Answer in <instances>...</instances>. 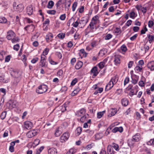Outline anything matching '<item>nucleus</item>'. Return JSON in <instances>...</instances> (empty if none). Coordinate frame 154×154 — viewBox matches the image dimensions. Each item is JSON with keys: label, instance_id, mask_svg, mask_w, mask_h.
Listing matches in <instances>:
<instances>
[{"label": "nucleus", "instance_id": "obj_21", "mask_svg": "<svg viewBox=\"0 0 154 154\" xmlns=\"http://www.w3.org/2000/svg\"><path fill=\"white\" fill-rule=\"evenodd\" d=\"M140 135L139 134H137L133 137L132 139L135 142H137L140 140Z\"/></svg>", "mask_w": 154, "mask_h": 154}, {"label": "nucleus", "instance_id": "obj_19", "mask_svg": "<svg viewBox=\"0 0 154 154\" xmlns=\"http://www.w3.org/2000/svg\"><path fill=\"white\" fill-rule=\"evenodd\" d=\"M87 54V53L85 52L84 49H81L80 50L79 55L80 56H82L83 57H86Z\"/></svg>", "mask_w": 154, "mask_h": 154}, {"label": "nucleus", "instance_id": "obj_34", "mask_svg": "<svg viewBox=\"0 0 154 154\" xmlns=\"http://www.w3.org/2000/svg\"><path fill=\"white\" fill-rule=\"evenodd\" d=\"M6 111H5L2 112L0 116L1 119L2 120L4 119L6 117Z\"/></svg>", "mask_w": 154, "mask_h": 154}, {"label": "nucleus", "instance_id": "obj_38", "mask_svg": "<svg viewBox=\"0 0 154 154\" xmlns=\"http://www.w3.org/2000/svg\"><path fill=\"white\" fill-rule=\"evenodd\" d=\"M11 42L12 43H16L19 42V39L18 37H15L12 38L11 39Z\"/></svg>", "mask_w": 154, "mask_h": 154}, {"label": "nucleus", "instance_id": "obj_7", "mask_svg": "<svg viewBox=\"0 0 154 154\" xmlns=\"http://www.w3.org/2000/svg\"><path fill=\"white\" fill-rule=\"evenodd\" d=\"M37 130H33L29 131L27 135L29 138L32 137L36 135L37 133Z\"/></svg>", "mask_w": 154, "mask_h": 154}, {"label": "nucleus", "instance_id": "obj_57", "mask_svg": "<svg viewBox=\"0 0 154 154\" xmlns=\"http://www.w3.org/2000/svg\"><path fill=\"white\" fill-rule=\"evenodd\" d=\"M135 69L136 71H138L140 72H141V70H142V66H137L136 67Z\"/></svg>", "mask_w": 154, "mask_h": 154}, {"label": "nucleus", "instance_id": "obj_54", "mask_svg": "<svg viewBox=\"0 0 154 154\" xmlns=\"http://www.w3.org/2000/svg\"><path fill=\"white\" fill-rule=\"evenodd\" d=\"M49 51V49L48 48H46L45 49V50L43 52V54H44L45 55L48 54Z\"/></svg>", "mask_w": 154, "mask_h": 154}, {"label": "nucleus", "instance_id": "obj_20", "mask_svg": "<svg viewBox=\"0 0 154 154\" xmlns=\"http://www.w3.org/2000/svg\"><path fill=\"white\" fill-rule=\"evenodd\" d=\"M33 12L32 7L30 6H28L26 8V12L28 15H31Z\"/></svg>", "mask_w": 154, "mask_h": 154}, {"label": "nucleus", "instance_id": "obj_4", "mask_svg": "<svg viewBox=\"0 0 154 154\" xmlns=\"http://www.w3.org/2000/svg\"><path fill=\"white\" fill-rule=\"evenodd\" d=\"M69 137V135L68 132H65L60 137V141L62 143L64 142L68 139Z\"/></svg>", "mask_w": 154, "mask_h": 154}, {"label": "nucleus", "instance_id": "obj_47", "mask_svg": "<svg viewBox=\"0 0 154 154\" xmlns=\"http://www.w3.org/2000/svg\"><path fill=\"white\" fill-rule=\"evenodd\" d=\"M135 14L134 11H132L130 13V17L134 19L135 17Z\"/></svg>", "mask_w": 154, "mask_h": 154}, {"label": "nucleus", "instance_id": "obj_43", "mask_svg": "<svg viewBox=\"0 0 154 154\" xmlns=\"http://www.w3.org/2000/svg\"><path fill=\"white\" fill-rule=\"evenodd\" d=\"M0 82L5 83L8 82L7 80H5L4 77L3 76H0Z\"/></svg>", "mask_w": 154, "mask_h": 154}, {"label": "nucleus", "instance_id": "obj_22", "mask_svg": "<svg viewBox=\"0 0 154 154\" xmlns=\"http://www.w3.org/2000/svg\"><path fill=\"white\" fill-rule=\"evenodd\" d=\"M53 37V34L51 33H49L46 35L45 38L47 40V41L48 42V40H50L51 41H52Z\"/></svg>", "mask_w": 154, "mask_h": 154}, {"label": "nucleus", "instance_id": "obj_3", "mask_svg": "<svg viewBox=\"0 0 154 154\" xmlns=\"http://www.w3.org/2000/svg\"><path fill=\"white\" fill-rule=\"evenodd\" d=\"M95 24V23H93L92 22H91L89 26L85 30V35H87L89 32H93V29L94 28V25Z\"/></svg>", "mask_w": 154, "mask_h": 154}, {"label": "nucleus", "instance_id": "obj_40", "mask_svg": "<svg viewBox=\"0 0 154 154\" xmlns=\"http://www.w3.org/2000/svg\"><path fill=\"white\" fill-rule=\"evenodd\" d=\"M77 5V2H75L73 3L72 6V10L73 11H75Z\"/></svg>", "mask_w": 154, "mask_h": 154}, {"label": "nucleus", "instance_id": "obj_9", "mask_svg": "<svg viewBox=\"0 0 154 154\" xmlns=\"http://www.w3.org/2000/svg\"><path fill=\"white\" fill-rule=\"evenodd\" d=\"M86 112L85 109L84 108H82L75 113V115L78 116H82L84 115H85Z\"/></svg>", "mask_w": 154, "mask_h": 154}, {"label": "nucleus", "instance_id": "obj_59", "mask_svg": "<svg viewBox=\"0 0 154 154\" xmlns=\"http://www.w3.org/2000/svg\"><path fill=\"white\" fill-rule=\"evenodd\" d=\"M147 31V29L145 26L144 28V29H142L141 31V34H144L145 33L146 31Z\"/></svg>", "mask_w": 154, "mask_h": 154}, {"label": "nucleus", "instance_id": "obj_41", "mask_svg": "<svg viewBox=\"0 0 154 154\" xmlns=\"http://www.w3.org/2000/svg\"><path fill=\"white\" fill-rule=\"evenodd\" d=\"M47 12L49 14L54 15L55 14L56 11L54 10H48Z\"/></svg>", "mask_w": 154, "mask_h": 154}, {"label": "nucleus", "instance_id": "obj_25", "mask_svg": "<svg viewBox=\"0 0 154 154\" xmlns=\"http://www.w3.org/2000/svg\"><path fill=\"white\" fill-rule=\"evenodd\" d=\"M135 142L132 139H129L128 141V145L131 147L133 146Z\"/></svg>", "mask_w": 154, "mask_h": 154}, {"label": "nucleus", "instance_id": "obj_51", "mask_svg": "<svg viewBox=\"0 0 154 154\" xmlns=\"http://www.w3.org/2000/svg\"><path fill=\"white\" fill-rule=\"evenodd\" d=\"M112 147H113L115 149V150H116V151H118L119 150V146L118 145L116 144V143H114L113 144V145H112Z\"/></svg>", "mask_w": 154, "mask_h": 154}, {"label": "nucleus", "instance_id": "obj_58", "mask_svg": "<svg viewBox=\"0 0 154 154\" xmlns=\"http://www.w3.org/2000/svg\"><path fill=\"white\" fill-rule=\"evenodd\" d=\"M38 58L37 57H35V58L31 60V62L32 63H35L38 61Z\"/></svg>", "mask_w": 154, "mask_h": 154}, {"label": "nucleus", "instance_id": "obj_13", "mask_svg": "<svg viewBox=\"0 0 154 154\" xmlns=\"http://www.w3.org/2000/svg\"><path fill=\"white\" fill-rule=\"evenodd\" d=\"M114 85L113 83L110 81L108 84L106 86L105 89V91H107L110 90L113 87Z\"/></svg>", "mask_w": 154, "mask_h": 154}, {"label": "nucleus", "instance_id": "obj_31", "mask_svg": "<svg viewBox=\"0 0 154 154\" xmlns=\"http://www.w3.org/2000/svg\"><path fill=\"white\" fill-rule=\"evenodd\" d=\"M54 5V2L52 1H50L49 2L47 7L50 9L52 8Z\"/></svg>", "mask_w": 154, "mask_h": 154}, {"label": "nucleus", "instance_id": "obj_49", "mask_svg": "<svg viewBox=\"0 0 154 154\" xmlns=\"http://www.w3.org/2000/svg\"><path fill=\"white\" fill-rule=\"evenodd\" d=\"M91 46L93 48L96 46L97 45V42L94 41L91 43Z\"/></svg>", "mask_w": 154, "mask_h": 154}, {"label": "nucleus", "instance_id": "obj_50", "mask_svg": "<svg viewBox=\"0 0 154 154\" xmlns=\"http://www.w3.org/2000/svg\"><path fill=\"white\" fill-rule=\"evenodd\" d=\"M19 48H20V46H19V44H16V45H14V48H13L16 51H18Z\"/></svg>", "mask_w": 154, "mask_h": 154}, {"label": "nucleus", "instance_id": "obj_5", "mask_svg": "<svg viewBox=\"0 0 154 154\" xmlns=\"http://www.w3.org/2000/svg\"><path fill=\"white\" fill-rule=\"evenodd\" d=\"M10 73L12 76L15 78H18L20 75V74L19 73V71L17 70L13 69L11 70Z\"/></svg>", "mask_w": 154, "mask_h": 154}, {"label": "nucleus", "instance_id": "obj_28", "mask_svg": "<svg viewBox=\"0 0 154 154\" xmlns=\"http://www.w3.org/2000/svg\"><path fill=\"white\" fill-rule=\"evenodd\" d=\"M80 91L79 88H77L74 90L73 92L71 93V95L72 96H73L76 94Z\"/></svg>", "mask_w": 154, "mask_h": 154}, {"label": "nucleus", "instance_id": "obj_15", "mask_svg": "<svg viewBox=\"0 0 154 154\" xmlns=\"http://www.w3.org/2000/svg\"><path fill=\"white\" fill-rule=\"evenodd\" d=\"M147 66L148 68L150 69L151 70H154V61H151L148 63L147 64Z\"/></svg>", "mask_w": 154, "mask_h": 154}, {"label": "nucleus", "instance_id": "obj_53", "mask_svg": "<svg viewBox=\"0 0 154 154\" xmlns=\"http://www.w3.org/2000/svg\"><path fill=\"white\" fill-rule=\"evenodd\" d=\"M116 110L115 109H112V111H111V116L109 115L108 116H113L116 114Z\"/></svg>", "mask_w": 154, "mask_h": 154}, {"label": "nucleus", "instance_id": "obj_23", "mask_svg": "<svg viewBox=\"0 0 154 154\" xmlns=\"http://www.w3.org/2000/svg\"><path fill=\"white\" fill-rule=\"evenodd\" d=\"M122 103L125 106H126L128 103V101L126 98H123L122 100Z\"/></svg>", "mask_w": 154, "mask_h": 154}, {"label": "nucleus", "instance_id": "obj_36", "mask_svg": "<svg viewBox=\"0 0 154 154\" xmlns=\"http://www.w3.org/2000/svg\"><path fill=\"white\" fill-rule=\"evenodd\" d=\"M105 111L97 112V116L98 118H100L103 115L104 113L105 112Z\"/></svg>", "mask_w": 154, "mask_h": 154}, {"label": "nucleus", "instance_id": "obj_6", "mask_svg": "<svg viewBox=\"0 0 154 154\" xmlns=\"http://www.w3.org/2000/svg\"><path fill=\"white\" fill-rule=\"evenodd\" d=\"M16 34L12 30H10L8 32V35L7 36V38L9 40H11L12 38L16 37Z\"/></svg>", "mask_w": 154, "mask_h": 154}, {"label": "nucleus", "instance_id": "obj_1", "mask_svg": "<svg viewBox=\"0 0 154 154\" xmlns=\"http://www.w3.org/2000/svg\"><path fill=\"white\" fill-rule=\"evenodd\" d=\"M13 9L16 11L20 12H22L23 9V6L22 4L17 5L16 2H14L13 4Z\"/></svg>", "mask_w": 154, "mask_h": 154}, {"label": "nucleus", "instance_id": "obj_12", "mask_svg": "<svg viewBox=\"0 0 154 154\" xmlns=\"http://www.w3.org/2000/svg\"><path fill=\"white\" fill-rule=\"evenodd\" d=\"M91 73L93 74V75L94 76H96L98 74V72L97 71V67L95 66L93 67L91 71Z\"/></svg>", "mask_w": 154, "mask_h": 154}, {"label": "nucleus", "instance_id": "obj_24", "mask_svg": "<svg viewBox=\"0 0 154 154\" xmlns=\"http://www.w3.org/2000/svg\"><path fill=\"white\" fill-rule=\"evenodd\" d=\"M83 63L82 61H80L78 62L75 66V68L77 69H79L82 66Z\"/></svg>", "mask_w": 154, "mask_h": 154}, {"label": "nucleus", "instance_id": "obj_37", "mask_svg": "<svg viewBox=\"0 0 154 154\" xmlns=\"http://www.w3.org/2000/svg\"><path fill=\"white\" fill-rule=\"evenodd\" d=\"M107 153L108 154L113 151L112 147L111 145H108L107 148Z\"/></svg>", "mask_w": 154, "mask_h": 154}, {"label": "nucleus", "instance_id": "obj_8", "mask_svg": "<svg viewBox=\"0 0 154 154\" xmlns=\"http://www.w3.org/2000/svg\"><path fill=\"white\" fill-rule=\"evenodd\" d=\"M115 64L117 65L120 63V56L119 55H115L113 57Z\"/></svg>", "mask_w": 154, "mask_h": 154}, {"label": "nucleus", "instance_id": "obj_44", "mask_svg": "<svg viewBox=\"0 0 154 154\" xmlns=\"http://www.w3.org/2000/svg\"><path fill=\"white\" fill-rule=\"evenodd\" d=\"M105 65L104 62H101L98 64V66L100 69L103 68Z\"/></svg>", "mask_w": 154, "mask_h": 154}, {"label": "nucleus", "instance_id": "obj_56", "mask_svg": "<svg viewBox=\"0 0 154 154\" xmlns=\"http://www.w3.org/2000/svg\"><path fill=\"white\" fill-rule=\"evenodd\" d=\"M129 79L128 77H127L125 79L124 81V85H125L127 84L129 82Z\"/></svg>", "mask_w": 154, "mask_h": 154}, {"label": "nucleus", "instance_id": "obj_29", "mask_svg": "<svg viewBox=\"0 0 154 154\" xmlns=\"http://www.w3.org/2000/svg\"><path fill=\"white\" fill-rule=\"evenodd\" d=\"M148 41L150 43H151L153 41L154 36L153 35H148Z\"/></svg>", "mask_w": 154, "mask_h": 154}, {"label": "nucleus", "instance_id": "obj_48", "mask_svg": "<svg viewBox=\"0 0 154 154\" xmlns=\"http://www.w3.org/2000/svg\"><path fill=\"white\" fill-rule=\"evenodd\" d=\"M48 60L50 63L52 65H56L57 64V63L54 61H53L52 59L50 58L49 57L48 59Z\"/></svg>", "mask_w": 154, "mask_h": 154}, {"label": "nucleus", "instance_id": "obj_55", "mask_svg": "<svg viewBox=\"0 0 154 154\" xmlns=\"http://www.w3.org/2000/svg\"><path fill=\"white\" fill-rule=\"evenodd\" d=\"M153 22L152 21L149 20L148 23V25L149 27L151 28L153 25Z\"/></svg>", "mask_w": 154, "mask_h": 154}, {"label": "nucleus", "instance_id": "obj_30", "mask_svg": "<svg viewBox=\"0 0 154 154\" xmlns=\"http://www.w3.org/2000/svg\"><path fill=\"white\" fill-rule=\"evenodd\" d=\"M118 79L117 76H114L113 77H112L110 81L112 82H113V84H115L118 81Z\"/></svg>", "mask_w": 154, "mask_h": 154}, {"label": "nucleus", "instance_id": "obj_39", "mask_svg": "<svg viewBox=\"0 0 154 154\" xmlns=\"http://www.w3.org/2000/svg\"><path fill=\"white\" fill-rule=\"evenodd\" d=\"M121 49L122 51L123 52H125L127 50V48L126 45H123L121 47Z\"/></svg>", "mask_w": 154, "mask_h": 154}, {"label": "nucleus", "instance_id": "obj_61", "mask_svg": "<svg viewBox=\"0 0 154 154\" xmlns=\"http://www.w3.org/2000/svg\"><path fill=\"white\" fill-rule=\"evenodd\" d=\"M116 33L120 34L121 32V29L119 28H116L115 30Z\"/></svg>", "mask_w": 154, "mask_h": 154}, {"label": "nucleus", "instance_id": "obj_27", "mask_svg": "<svg viewBox=\"0 0 154 154\" xmlns=\"http://www.w3.org/2000/svg\"><path fill=\"white\" fill-rule=\"evenodd\" d=\"M82 129L81 127H78L76 129L75 133L78 136L81 133Z\"/></svg>", "mask_w": 154, "mask_h": 154}, {"label": "nucleus", "instance_id": "obj_33", "mask_svg": "<svg viewBox=\"0 0 154 154\" xmlns=\"http://www.w3.org/2000/svg\"><path fill=\"white\" fill-rule=\"evenodd\" d=\"M7 22V20L4 17H0V23H5Z\"/></svg>", "mask_w": 154, "mask_h": 154}, {"label": "nucleus", "instance_id": "obj_14", "mask_svg": "<svg viewBox=\"0 0 154 154\" xmlns=\"http://www.w3.org/2000/svg\"><path fill=\"white\" fill-rule=\"evenodd\" d=\"M88 115H84L82 116L80 119L78 118L77 119L78 121H80L82 122H85L86 119H87L88 117Z\"/></svg>", "mask_w": 154, "mask_h": 154}, {"label": "nucleus", "instance_id": "obj_11", "mask_svg": "<svg viewBox=\"0 0 154 154\" xmlns=\"http://www.w3.org/2000/svg\"><path fill=\"white\" fill-rule=\"evenodd\" d=\"M88 21V20L87 18H83L79 23L80 25H82L81 26L79 25V27L81 28L84 27L87 23Z\"/></svg>", "mask_w": 154, "mask_h": 154}, {"label": "nucleus", "instance_id": "obj_60", "mask_svg": "<svg viewBox=\"0 0 154 154\" xmlns=\"http://www.w3.org/2000/svg\"><path fill=\"white\" fill-rule=\"evenodd\" d=\"M137 34H135L132 36L130 38V39L131 41H134V40L137 37Z\"/></svg>", "mask_w": 154, "mask_h": 154}, {"label": "nucleus", "instance_id": "obj_18", "mask_svg": "<svg viewBox=\"0 0 154 154\" xmlns=\"http://www.w3.org/2000/svg\"><path fill=\"white\" fill-rule=\"evenodd\" d=\"M46 57L44 54H42L41 55V59L40 62L42 66H45V58Z\"/></svg>", "mask_w": 154, "mask_h": 154}, {"label": "nucleus", "instance_id": "obj_52", "mask_svg": "<svg viewBox=\"0 0 154 154\" xmlns=\"http://www.w3.org/2000/svg\"><path fill=\"white\" fill-rule=\"evenodd\" d=\"M65 34L64 33H59L57 35L58 37L61 39H63L65 37Z\"/></svg>", "mask_w": 154, "mask_h": 154}, {"label": "nucleus", "instance_id": "obj_10", "mask_svg": "<svg viewBox=\"0 0 154 154\" xmlns=\"http://www.w3.org/2000/svg\"><path fill=\"white\" fill-rule=\"evenodd\" d=\"M33 125L32 122L29 121H27L24 122V127L27 129H30L32 127Z\"/></svg>", "mask_w": 154, "mask_h": 154}, {"label": "nucleus", "instance_id": "obj_64", "mask_svg": "<svg viewBox=\"0 0 154 154\" xmlns=\"http://www.w3.org/2000/svg\"><path fill=\"white\" fill-rule=\"evenodd\" d=\"M56 54L58 56V57L61 59L62 57V56L61 53L60 52H57L56 53Z\"/></svg>", "mask_w": 154, "mask_h": 154}, {"label": "nucleus", "instance_id": "obj_46", "mask_svg": "<svg viewBox=\"0 0 154 154\" xmlns=\"http://www.w3.org/2000/svg\"><path fill=\"white\" fill-rule=\"evenodd\" d=\"M112 37V35L110 34H107L105 37L106 40H109Z\"/></svg>", "mask_w": 154, "mask_h": 154}, {"label": "nucleus", "instance_id": "obj_32", "mask_svg": "<svg viewBox=\"0 0 154 154\" xmlns=\"http://www.w3.org/2000/svg\"><path fill=\"white\" fill-rule=\"evenodd\" d=\"M103 136V135L102 133H97L96 134L95 136L96 139L97 140L101 139Z\"/></svg>", "mask_w": 154, "mask_h": 154}, {"label": "nucleus", "instance_id": "obj_17", "mask_svg": "<svg viewBox=\"0 0 154 154\" xmlns=\"http://www.w3.org/2000/svg\"><path fill=\"white\" fill-rule=\"evenodd\" d=\"M48 154H57V151L56 149L54 148L50 149L48 150Z\"/></svg>", "mask_w": 154, "mask_h": 154}, {"label": "nucleus", "instance_id": "obj_16", "mask_svg": "<svg viewBox=\"0 0 154 154\" xmlns=\"http://www.w3.org/2000/svg\"><path fill=\"white\" fill-rule=\"evenodd\" d=\"M62 128L61 127H59L56 130L55 133V135L56 137H58L62 133Z\"/></svg>", "mask_w": 154, "mask_h": 154}, {"label": "nucleus", "instance_id": "obj_42", "mask_svg": "<svg viewBox=\"0 0 154 154\" xmlns=\"http://www.w3.org/2000/svg\"><path fill=\"white\" fill-rule=\"evenodd\" d=\"M70 103V102L69 101H67L63 105V107L65 109V110H66V107L69 105Z\"/></svg>", "mask_w": 154, "mask_h": 154}, {"label": "nucleus", "instance_id": "obj_2", "mask_svg": "<svg viewBox=\"0 0 154 154\" xmlns=\"http://www.w3.org/2000/svg\"><path fill=\"white\" fill-rule=\"evenodd\" d=\"M47 88L48 87L46 85L44 84L42 85L39 87L36 92L38 94H42L47 91Z\"/></svg>", "mask_w": 154, "mask_h": 154}, {"label": "nucleus", "instance_id": "obj_63", "mask_svg": "<svg viewBox=\"0 0 154 154\" xmlns=\"http://www.w3.org/2000/svg\"><path fill=\"white\" fill-rule=\"evenodd\" d=\"M141 10L143 14L145 13L146 11V7H142L141 8Z\"/></svg>", "mask_w": 154, "mask_h": 154}, {"label": "nucleus", "instance_id": "obj_45", "mask_svg": "<svg viewBox=\"0 0 154 154\" xmlns=\"http://www.w3.org/2000/svg\"><path fill=\"white\" fill-rule=\"evenodd\" d=\"M40 142V140L39 139H36L34 140V142H33V144L35 146H37L39 144Z\"/></svg>", "mask_w": 154, "mask_h": 154}, {"label": "nucleus", "instance_id": "obj_26", "mask_svg": "<svg viewBox=\"0 0 154 154\" xmlns=\"http://www.w3.org/2000/svg\"><path fill=\"white\" fill-rule=\"evenodd\" d=\"M106 52L107 49H103L100 50L99 53V54L102 56L104 55Z\"/></svg>", "mask_w": 154, "mask_h": 154}, {"label": "nucleus", "instance_id": "obj_35", "mask_svg": "<svg viewBox=\"0 0 154 154\" xmlns=\"http://www.w3.org/2000/svg\"><path fill=\"white\" fill-rule=\"evenodd\" d=\"M76 152V150L74 149H71L67 152L66 154H74Z\"/></svg>", "mask_w": 154, "mask_h": 154}, {"label": "nucleus", "instance_id": "obj_62", "mask_svg": "<svg viewBox=\"0 0 154 154\" xmlns=\"http://www.w3.org/2000/svg\"><path fill=\"white\" fill-rule=\"evenodd\" d=\"M11 56L10 55H8L6 56L5 58V62H8L11 59Z\"/></svg>", "mask_w": 154, "mask_h": 154}]
</instances>
